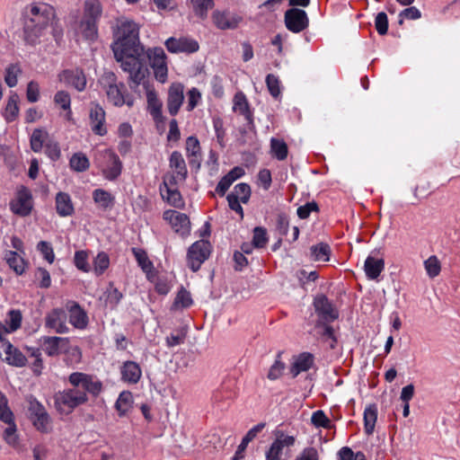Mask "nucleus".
Instances as JSON below:
<instances>
[{
	"instance_id": "obj_47",
	"label": "nucleus",
	"mask_w": 460,
	"mask_h": 460,
	"mask_svg": "<svg viewBox=\"0 0 460 460\" xmlns=\"http://www.w3.org/2000/svg\"><path fill=\"white\" fill-rule=\"evenodd\" d=\"M424 268L427 272V275L429 278L434 279L440 273V261L437 256L431 255L426 261H424Z\"/></svg>"
},
{
	"instance_id": "obj_38",
	"label": "nucleus",
	"mask_w": 460,
	"mask_h": 460,
	"mask_svg": "<svg viewBox=\"0 0 460 460\" xmlns=\"http://www.w3.org/2000/svg\"><path fill=\"white\" fill-rule=\"evenodd\" d=\"M19 96L15 93H12L8 98L4 111L3 113L7 122H12L16 119L19 114Z\"/></svg>"
},
{
	"instance_id": "obj_63",
	"label": "nucleus",
	"mask_w": 460,
	"mask_h": 460,
	"mask_svg": "<svg viewBox=\"0 0 460 460\" xmlns=\"http://www.w3.org/2000/svg\"><path fill=\"white\" fill-rule=\"evenodd\" d=\"M280 355L278 356V358L275 360L274 364L270 367L268 378L270 380H276L279 378L283 373L285 368V364L279 359Z\"/></svg>"
},
{
	"instance_id": "obj_21",
	"label": "nucleus",
	"mask_w": 460,
	"mask_h": 460,
	"mask_svg": "<svg viewBox=\"0 0 460 460\" xmlns=\"http://www.w3.org/2000/svg\"><path fill=\"white\" fill-rule=\"evenodd\" d=\"M69 314V323L76 329L84 330L88 325V315L78 303L69 301L66 305Z\"/></svg>"
},
{
	"instance_id": "obj_42",
	"label": "nucleus",
	"mask_w": 460,
	"mask_h": 460,
	"mask_svg": "<svg viewBox=\"0 0 460 460\" xmlns=\"http://www.w3.org/2000/svg\"><path fill=\"white\" fill-rule=\"evenodd\" d=\"M54 102L66 111V119L70 120L73 114L70 94L66 91H58L54 95Z\"/></svg>"
},
{
	"instance_id": "obj_13",
	"label": "nucleus",
	"mask_w": 460,
	"mask_h": 460,
	"mask_svg": "<svg viewBox=\"0 0 460 460\" xmlns=\"http://www.w3.org/2000/svg\"><path fill=\"white\" fill-rule=\"evenodd\" d=\"M163 218L171 225L175 233L181 236L189 235L190 221L186 214L169 209L164 212Z\"/></svg>"
},
{
	"instance_id": "obj_51",
	"label": "nucleus",
	"mask_w": 460,
	"mask_h": 460,
	"mask_svg": "<svg viewBox=\"0 0 460 460\" xmlns=\"http://www.w3.org/2000/svg\"><path fill=\"white\" fill-rule=\"evenodd\" d=\"M241 199L242 203H247L251 196V188L247 183H238L234 186L233 191L229 193Z\"/></svg>"
},
{
	"instance_id": "obj_64",
	"label": "nucleus",
	"mask_w": 460,
	"mask_h": 460,
	"mask_svg": "<svg viewBox=\"0 0 460 460\" xmlns=\"http://www.w3.org/2000/svg\"><path fill=\"white\" fill-rule=\"evenodd\" d=\"M46 155L52 160L57 161L61 155L59 146L57 142L49 140L45 146Z\"/></svg>"
},
{
	"instance_id": "obj_50",
	"label": "nucleus",
	"mask_w": 460,
	"mask_h": 460,
	"mask_svg": "<svg viewBox=\"0 0 460 460\" xmlns=\"http://www.w3.org/2000/svg\"><path fill=\"white\" fill-rule=\"evenodd\" d=\"M4 441L13 448L19 447V438L16 434V425L14 420L12 423L8 424V427L4 431Z\"/></svg>"
},
{
	"instance_id": "obj_7",
	"label": "nucleus",
	"mask_w": 460,
	"mask_h": 460,
	"mask_svg": "<svg viewBox=\"0 0 460 460\" xmlns=\"http://www.w3.org/2000/svg\"><path fill=\"white\" fill-rule=\"evenodd\" d=\"M28 411L30 419L34 428L41 433H49L52 431V419L48 413L46 408L36 398L31 397L28 401Z\"/></svg>"
},
{
	"instance_id": "obj_41",
	"label": "nucleus",
	"mask_w": 460,
	"mask_h": 460,
	"mask_svg": "<svg viewBox=\"0 0 460 460\" xmlns=\"http://www.w3.org/2000/svg\"><path fill=\"white\" fill-rule=\"evenodd\" d=\"M311 258L315 261L326 262L330 261L331 247L325 243L313 245L310 249Z\"/></svg>"
},
{
	"instance_id": "obj_19",
	"label": "nucleus",
	"mask_w": 460,
	"mask_h": 460,
	"mask_svg": "<svg viewBox=\"0 0 460 460\" xmlns=\"http://www.w3.org/2000/svg\"><path fill=\"white\" fill-rule=\"evenodd\" d=\"M140 84H143L146 89L147 110L150 115L153 117L155 121H162L164 119L162 112L163 103L158 98L157 93L153 85L146 82V78Z\"/></svg>"
},
{
	"instance_id": "obj_45",
	"label": "nucleus",
	"mask_w": 460,
	"mask_h": 460,
	"mask_svg": "<svg viewBox=\"0 0 460 460\" xmlns=\"http://www.w3.org/2000/svg\"><path fill=\"white\" fill-rule=\"evenodd\" d=\"M106 300L105 303L111 308H115L121 301L123 295L122 293L114 287L113 283H110L105 291Z\"/></svg>"
},
{
	"instance_id": "obj_8",
	"label": "nucleus",
	"mask_w": 460,
	"mask_h": 460,
	"mask_svg": "<svg viewBox=\"0 0 460 460\" xmlns=\"http://www.w3.org/2000/svg\"><path fill=\"white\" fill-rule=\"evenodd\" d=\"M147 58L149 65L154 71L155 78L162 84H164L168 78V66L166 62V54L160 47L149 48L144 52L143 59ZM146 64V62L144 61Z\"/></svg>"
},
{
	"instance_id": "obj_5",
	"label": "nucleus",
	"mask_w": 460,
	"mask_h": 460,
	"mask_svg": "<svg viewBox=\"0 0 460 460\" xmlns=\"http://www.w3.org/2000/svg\"><path fill=\"white\" fill-rule=\"evenodd\" d=\"M95 163L103 177L108 181L116 180L121 173L122 164L119 157L111 149L99 152Z\"/></svg>"
},
{
	"instance_id": "obj_60",
	"label": "nucleus",
	"mask_w": 460,
	"mask_h": 460,
	"mask_svg": "<svg viewBox=\"0 0 460 460\" xmlns=\"http://www.w3.org/2000/svg\"><path fill=\"white\" fill-rule=\"evenodd\" d=\"M38 251L42 254L43 258L52 263L55 260V254L51 244L46 241H40L37 244Z\"/></svg>"
},
{
	"instance_id": "obj_57",
	"label": "nucleus",
	"mask_w": 460,
	"mask_h": 460,
	"mask_svg": "<svg viewBox=\"0 0 460 460\" xmlns=\"http://www.w3.org/2000/svg\"><path fill=\"white\" fill-rule=\"evenodd\" d=\"M201 101V93L196 87H192L187 93V105L186 109L188 111H193L199 102Z\"/></svg>"
},
{
	"instance_id": "obj_14",
	"label": "nucleus",
	"mask_w": 460,
	"mask_h": 460,
	"mask_svg": "<svg viewBox=\"0 0 460 460\" xmlns=\"http://www.w3.org/2000/svg\"><path fill=\"white\" fill-rule=\"evenodd\" d=\"M170 168L173 171V174L164 179L170 181L171 184H177L186 180L188 170L182 155L178 151H173L169 158Z\"/></svg>"
},
{
	"instance_id": "obj_1",
	"label": "nucleus",
	"mask_w": 460,
	"mask_h": 460,
	"mask_svg": "<svg viewBox=\"0 0 460 460\" xmlns=\"http://www.w3.org/2000/svg\"><path fill=\"white\" fill-rule=\"evenodd\" d=\"M114 39L111 45L114 58L128 75V84L135 90L149 74L143 59L145 48L139 40V26L128 18L118 19Z\"/></svg>"
},
{
	"instance_id": "obj_58",
	"label": "nucleus",
	"mask_w": 460,
	"mask_h": 460,
	"mask_svg": "<svg viewBox=\"0 0 460 460\" xmlns=\"http://www.w3.org/2000/svg\"><path fill=\"white\" fill-rule=\"evenodd\" d=\"M311 422L316 428L321 427L324 429H329L331 427L330 419L325 415V413L322 410H318L312 414Z\"/></svg>"
},
{
	"instance_id": "obj_27",
	"label": "nucleus",
	"mask_w": 460,
	"mask_h": 460,
	"mask_svg": "<svg viewBox=\"0 0 460 460\" xmlns=\"http://www.w3.org/2000/svg\"><path fill=\"white\" fill-rule=\"evenodd\" d=\"M385 269L383 259L368 256L364 263V270L368 279H376Z\"/></svg>"
},
{
	"instance_id": "obj_32",
	"label": "nucleus",
	"mask_w": 460,
	"mask_h": 460,
	"mask_svg": "<svg viewBox=\"0 0 460 460\" xmlns=\"http://www.w3.org/2000/svg\"><path fill=\"white\" fill-rule=\"evenodd\" d=\"M102 13V7L99 0H85L82 18L99 22Z\"/></svg>"
},
{
	"instance_id": "obj_39",
	"label": "nucleus",
	"mask_w": 460,
	"mask_h": 460,
	"mask_svg": "<svg viewBox=\"0 0 460 460\" xmlns=\"http://www.w3.org/2000/svg\"><path fill=\"white\" fill-rule=\"evenodd\" d=\"M270 154L279 161L285 160L288 155V145L283 139L272 137L270 139Z\"/></svg>"
},
{
	"instance_id": "obj_36",
	"label": "nucleus",
	"mask_w": 460,
	"mask_h": 460,
	"mask_svg": "<svg viewBox=\"0 0 460 460\" xmlns=\"http://www.w3.org/2000/svg\"><path fill=\"white\" fill-rule=\"evenodd\" d=\"M133 406V395L129 391H123L119 394L116 402L115 409L120 417L125 416Z\"/></svg>"
},
{
	"instance_id": "obj_26",
	"label": "nucleus",
	"mask_w": 460,
	"mask_h": 460,
	"mask_svg": "<svg viewBox=\"0 0 460 460\" xmlns=\"http://www.w3.org/2000/svg\"><path fill=\"white\" fill-rule=\"evenodd\" d=\"M177 184H171L170 181L164 179V186L166 194H164V190L161 189L164 199H166L167 202L175 208H183L184 202L181 192L176 188Z\"/></svg>"
},
{
	"instance_id": "obj_53",
	"label": "nucleus",
	"mask_w": 460,
	"mask_h": 460,
	"mask_svg": "<svg viewBox=\"0 0 460 460\" xmlns=\"http://www.w3.org/2000/svg\"><path fill=\"white\" fill-rule=\"evenodd\" d=\"M21 69L17 65H10L5 69L4 82L9 87H14L18 83V75Z\"/></svg>"
},
{
	"instance_id": "obj_16",
	"label": "nucleus",
	"mask_w": 460,
	"mask_h": 460,
	"mask_svg": "<svg viewBox=\"0 0 460 460\" xmlns=\"http://www.w3.org/2000/svg\"><path fill=\"white\" fill-rule=\"evenodd\" d=\"M66 313L62 308H54L45 316V327L59 334L67 333L69 328L66 324Z\"/></svg>"
},
{
	"instance_id": "obj_17",
	"label": "nucleus",
	"mask_w": 460,
	"mask_h": 460,
	"mask_svg": "<svg viewBox=\"0 0 460 460\" xmlns=\"http://www.w3.org/2000/svg\"><path fill=\"white\" fill-rule=\"evenodd\" d=\"M10 208L13 213L25 217L32 209V197L29 190L22 187L18 190L16 197L11 201Z\"/></svg>"
},
{
	"instance_id": "obj_2",
	"label": "nucleus",
	"mask_w": 460,
	"mask_h": 460,
	"mask_svg": "<svg viewBox=\"0 0 460 460\" xmlns=\"http://www.w3.org/2000/svg\"><path fill=\"white\" fill-rule=\"evenodd\" d=\"M70 387L54 394V406L60 414L68 415L77 407L86 404L89 397H98L103 389L102 382L94 375L73 372L67 376Z\"/></svg>"
},
{
	"instance_id": "obj_48",
	"label": "nucleus",
	"mask_w": 460,
	"mask_h": 460,
	"mask_svg": "<svg viewBox=\"0 0 460 460\" xmlns=\"http://www.w3.org/2000/svg\"><path fill=\"white\" fill-rule=\"evenodd\" d=\"M0 420L6 424L13 420V413L8 406L7 397L0 391Z\"/></svg>"
},
{
	"instance_id": "obj_24",
	"label": "nucleus",
	"mask_w": 460,
	"mask_h": 460,
	"mask_svg": "<svg viewBox=\"0 0 460 460\" xmlns=\"http://www.w3.org/2000/svg\"><path fill=\"white\" fill-rule=\"evenodd\" d=\"M121 380L128 385H136L142 376L140 366L131 360L125 361L120 367Z\"/></svg>"
},
{
	"instance_id": "obj_3",
	"label": "nucleus",
	"mask_w": 460,
	"mask_h": 460,
	"mask_svg": "<svg viewBox=\"0 0 460 460\" xmlns=\"http://www.w3.org/2000/svg\"><path fill=\"white\" fill-rule=\"evenodd\" d=\"M23 21L24 40L28 44H37L49 27L57 42L62 40L63 28L56 18L54 7L48 4L33 3L28 5L23 13Z\"/></svg>"
},
{
	"instance_id": "obj_9",
	"label": "nucleus",
	"mask_w": 460,
	"mask_h": 460,
	"mask_svg": "<svg viewBox=\"0 0 460 460\" xmlns=\"http://www.w3.org/2000/svg\"><path fill=\"white\" fill-rule=\"evenodd\" d=\"M211 245L209 242L199 240L190 245L187 253L188 266L192 271L199 270L202 263L210 254Z\"/></svg>"
},
{
	"instance_id": "obj_54",
	"label": "nucleus",
	"mask_w": 460,
	"mask_h": 460,
	"mask_svg": "<svg viewBox=\"0 0 460 460\" xmlns=\"http://www.w3.org/2000/svg\"><path fill=\"white\" fill-rule=\"evenodd\" d=\"M266 84L273 98L278 99L281 95L280 82L278 76L269 74L266 76Z\"/></svg>"
},
{
	"instance_id": "obj_46",
	"label": "nucleus",
	"mask_w": 460,
	"mask_h": 460,
	"mask_svg": "<svg viewBox=\"0 0 460 460\" xmlns=\"http://www.w3.org/2000/svg\"><path fill=\"white\" fill-rule=\"evenodd\" d=\"M69 164L72 170L79 172L86 171L90 166L88 158L83 153H76L73 155L69 161Z\"/></svg>"
},
{
	"instance_id": "obj_52",
	"label": "nucleus",
	"mask_w": 460,
	"mask_h": 460,
	"mask_svg": "<svg viewBox=\"0 0 460 460\" xmlns=\"http://www.w3.org/2000/svg\"><path fill=\"white\" fill-rule=\"evenodd\" d=\"M269 241L267 231L264 227L256 226L253 229L252 243L255 248H263Z\"/></svg>"
},
{
	"instance_id": "obj_11",
	"label": "nucleus",
	"mask_w": 460,
	"mask_h": 460,
	"mask_svg": "<svg viewBox=\"0 0 460 460\" xmlns=\"http://www.w3.org/2000/svg\"><path fill=\"white\" fill-rule=\"evenodd\" d=\"M167 50L173 54H192L199 50V42L190 37H170L164 42Z\"/></svg>"
},
{
	"instance_id": "obj_49",
	"label": "nucleus",
	"mask_w": 460,
	"mask_h": 460,
	"mask_svg": "<svg viewBox=\"0 0 460 460\" xmlns=\"http://www.w3.org/2000/svg\"><path fill=\"white\" fill-rule=\"evenodd\" d=\"M110 259L107 253L102 252L97 254L93 261V270L95 275L101 276L109 268Z\"/></svg>"
},
{
	"instance_id": "obj_4",
	"label": "nucleus",
	"mask_w": 460,
	"mask_h": 460,
	"mask_svg": "<svg viewBox=\"0 0 460 460\" xmlns=\"http://www.w3.org/2000/svg\"><path fill=\"white\" fill-rule=\"evenodd\" d=\"M102 90L105 92L109 102L116 107L124 104L133 106L134 100L128 93L123 82H119L117 75L111 71H105L98 79Z\"/></svg>"
},
{
	"instance_id": "obj_40",
	"label": "nucleus",
	"mask_w": 460,
	"mask_h": 460,
	"mask_svg": "<svg viewBox=\"0 0 460 460\" xmlns=\"http://www.w3.org/2000/svg\"><path fill=\"white\" fill-rule=\"evenodd\" d=\"M377 420V408L375 404H370L364 411V429L367 435L374 432Z\"/></svg>"
},
{
	"instance_id": "obj_59",
	"label": "nucleus",
	"mask_w": 460,
	"mask_h": 460,
	"mask_svg": "<svg viewBox=\"0 0 460 460\" xmlns=\"http://www.w3.org/2000/svg\"><path fill=\"white\" fill-rule=\"evenodd\" d=\"M187 332L184 329L178 330L176 332L171 333L166 337L165 342L167 347L172 348L184 342Z\"/></svg>"
},
{
	"instance_id": "obj_29",
	"label": "nucleus",
	"mask_w": 460,
	"mask_h": 460,
	"mask_svg": "<svg viewBox=\"0 0 460 460\" xmlns=\"http://www.w3.org/2000/svg\"><path fill=\"white\" fill-rule=\"evenodd\" d=\"M314 363V358L310 353L300 354L290 367L293 377L297 376L301 372L309 370Z\"/></svg>"
},
{
	"instance_id": "obj_44",
	"label": "nucleus",
	"mask_w": 460,
	"mask_h": 460,
	"mask_svg": "<svg viewBox=\"0 0 460 460\" xmlns=\"http://www.w3.org/2000/svg\"><path fill=\"white\" fill-rule=\"evenodd\" d=\"M193 304L191 295L184 288H181L178 291L173 304L172 305V310H180L190 307Z\"/></svg>"
},
{
	"instance_id": "obj_30",
	"label": "nucleus",
	"mask_w": 460,
	"mask_h": 460,
	"mask_svg": "<svg viewBox=\"0 0 460 460\" xmlns=\"http://www.w3.org/2000/svg\"><path fill=\"white\" fill-rule=\"evenodd\" d=\"M56 209L60 217H68L74 213V206L70 196L65 192H58L56 196Z\"/></svg>"
},
{
	"instance_id": "obj_25",
	"label": "nucleus",
	"mask_w": 460,
	"mask_h": 460,
	"mask_svg": "<svg viewBox=\"0 0 460 460\" xmlns=\"http://www.w3.org/2000/svg\"><path fill=\"white\" fill-rule=\"evenodd\" d=\"M2 349L5 354L4 360L12 366L23 367L26 364V357L9 341H3Z\"/></svg>"
},
{
	"instance_id": "obj_35",
	"label": "nucleus",
	"mask_w": 460,
	"mask_h": 460,
	"mask_svg": "<svg viewBox=\"0 0 460 460\" xmlns=\"http://www.w3.org/2000/svg\"><path fill=\"white\" fill-rule=\"evenodd\" d=\"M49 136L47 130L39 128H35L31 136L30 144L31 148L35 153H40L46 143L49 141Z\"/></svg>"
},
{
	"instance_id": "obj_34",
	"label": "nucleus",
	"mask_w": 460,
	"mask_h": 460,
	"mask_svg": "<svg viewBox=\"0 0 460 460\" xmlns=\"http://www.w3.org/2000/svg\"><path fill=\"white\" fill-rule=\"evenodd\" d=\"M22 254V253H18L17 252L13 251H6L4 252V260L6 261V263L18 275H22L26 267V263Z\"/></svg>"
},
{
	"instance_id": "obj_23",
	"label": "nucleus",
	"mask_w": 460,
	"mask_h": 460,
	"mask_svg": "<svg viewBox=\"0 0 460 460\" xmlns=\"http://www.w3.org/2000/svg\"><path fill=\"white\" fill-rule=\"evenodd\" d=\"M89 118L93 132L98 136L106 135L105 111L100 104L95 103L92 106Z\"/></svg>"
},
{
	"instance_id": "obj_15",
	"label": "nucleus",
	"mask_w": 460,
	"mask_h": 460,
	"mask_svg": "<svg viewBox=\"0 0 460 460\" xmlns=\"http://www.w3.org/2000/svg\"><path fill=\"white\" fill-rule=\"evenodd\" d=\"M184 101V85L181 83L171 84L167 92L166 106L172 116L178 114Z\"/></svg>"
},
{
	"instance_id": "obj_20",
	"label": "nucleus",
	"mask_w": 460,
	"mask_h": 460,
	"mask_svg": "<svg viewBox=\"0 0 460 460\" xmlns=\"http://www.w3.org/2000/svg\"><path fill=\"white\" fill-rule=\"evenodd\" d=\"M40 341L42 349L49 357L66 351L69 345V338L66 337L44 336Z\"/></svg>"
},
{
	"instance_id": "obj_12",
	"label": "nucleus",
	"mask_w": 460,
	"mask_h": 460,
	"mask_svg": "<svg viewBox=\"0 0 460 460\" xmlns=\"http://www.w3.org/2000/svg\"><path fill=\"white\" fill-rule=\"evenodd\" d=\"M211 19L213 24L222 31L236 29L243 18L237 13H232L228 10H215L212 13Z\"/></svg>"
},
{
	"instance_id": "obj_61",
	"label": "nucleus",
	"mask_w": 460,
	"mask_h": 460,
	"mask_svg": "<svg viewBox=\"0 0 460 460\" xmlns=\"http://www.w3.org/2000/svg\"><path fill=\"white\" fill-rule=\"evenodd\" d=\"M132 252L143 270L148 271L152 267V262L149 261L146 252L141 249L133 248Z\"/></svg>"
},
{
	"instance_id": "obj_37",
	"label": "nucleus",
	"mask_w": 460,
	"mask_h": 460,
	"mask_svg": "<svg viewBox=\"0 0 460 460\" xmlns=\"http://www.w3.org/2000/svg\"><path fill=\"white\" fill-rule=\"evenodd\" d=\"M233 110L243 115L247 120H252V112L249 108V103L243 93L238 92L234 97Z\"/></svg>"
},
{
	"instance_id": "obj_10",
	"label": "nucleus",
	"mask_w": 460,
	"mask_h": 460,
	"mask_svg": "<svg viewBox=\"0 0 460 460\" xmlns=\"http://www.w3.org/2000/svg\"><path fill=\"white\" fill-rule=\"evenodd\" d=\"M313 305L319 317L317 326H320L321 323H329L338 319L339 312L326 296H316Z\"/></svg>"
},
{
	"instance_id": "obj_43",
	"label": "nucleus",
	"mask_w": 460,
	"mask_h": 460,
	"mask_svg": "<svg viewBox=\"0 0 460 460\" xmlns=\"http://www.w3.org/2000/svg\"><path fill=\"white\" fill-rule=\"evenodd\" d=\"M79 29L84 38L94 40L98 36V22L82 18Z\"/></svg>"
},
{
	"instance_id": "obj_33",
	"label": "nucleus",
	"mask_w": 460,
	"mask_h": 460,
	"mask_svg": "<svg viewBox=\"0 0 460 460\" xmlns=\"http://www.w3.org/2000/svg\"><path fill=\"white\" fill-rule=\"evenodd\" d=\"M215 5L214 0H190V6L198 18L206 20L209 10Z\"/></svg>"
},
{
	"instance_id": "obj_28",
	"label": "nucleus",
	"mask_w": 460,
	"mask_h": 460,
	"mask_svg": "<svg viewBox=\"0 0 460 460\" xmlns=\"http://www.w3.org/2000/svg\"><path fill=\"white\" fill-rule=\"evenodd\" d=\"M185 149L190 164L199 165L201 158V148L199 139L194 136L187 137Z\"/></svg>"
},
{
	"instance_id": "obj_6",
	"label": "nucleus",
	"mask_w": 460,
	"mask_h": 460,
	"mask_svg": "<svg viewBox=\"0 0 460 460\" xmlns=\"http://www.w3.org/2000/svg\"><path fill=\"white\" fill-rule=\"evenodd\" d=\"M296 443L294 436L287 435L281 430L275 432V439L265 452L266 460H287L289 448Z\"/></svg>"
},
{
	"instance_id": "obj_31",
	"label": "nucleus",
	"mask_w": 460,
	"mask_h": 460,
	"mask_svg": "<svg viewBox=\"0 0 460 460\" xmlns=\"http://www.w3.org/2000/svg\"><path fill=\"white\" fill-rule=\"evenodd\" d=\"M93 199L103 210L111 209L115 202L114 196L103 189H95L93 191Z\"/></svg>"
},
{
	"instance_id": "obj_55",
	"label": "nucleus",
	"mask_w": 460,
	"mask_h": 460,
	"mask_svg": "<svg viewBox=\"0 0 460 460\" xmlns=\"http://www.w3.org/2000/svg\"><path fill=\"white\" fill-rule=\"evenodd\" d=\"M337 456L338 460H367L364 453L357 452L354 454L352 449L348 447H341Z\"/></svg>"
},
{
	"instance_id": "obj_18",
	"label": "nucleus",
	"mask_w": 460,
	"mask_h": 460,
	"mask_svg": "<svg viewBox=\"0 0 460 460\" xmlns=\"http://www.w3.org/2000/svg\"><path fill=\"white\" fill-rule=\"evenodd\" d=\"M285 24L288 31L298 33L308 26L307 14L301 9H289L285 13Z\"/></svg>"
},
{
	"instance_id": "obj_22",
	"label": "nucleus",
	"mask_w": 460,
	"mask_h": 460,
	"mask_svg": "<svg viewBox=\"0 0 460 460\" xmlns=\"http://www.w3.org/2000/svg\"><path fill=\"white\" fill-rule=\"evenodd\" d=\"M58 77L61 82L75 87L78 92H83L86 87V77L82 69L64 70Z\"/></svg>"
},
{
	"instance_id": "obj_56",
	"label": "nucleus",
	"mask_w": 460,
	"mask_h": 460,
	"mask_svg": "<svg viewBox=\"0 0 460 460\" xmlns=\"http://www.w3.org/2000/svg\"><path fill=\"white\" fill-rule=\"evenodd\" d=\"M74 261L78 270L84 272H89L91 270V267L88 263V253L85 251L75 252Z\"/></svg>"
},
{
	"instance_id": "obj_62",
	"label": "nucleus",
	"mask_w": 460,
	"mask_h": 460,
	"mask_svg": "<svg viewBox=\"0 0 460 460\" xmlns=\"http://www.w3.org/2000/svg\"><path fill=\"white\" fill-rule=\"evenodd\" d=\"M375 26L380 35H385L388 30V18L385 13L380 12L375 19Z\"/></svg>"
}]
</instances>
